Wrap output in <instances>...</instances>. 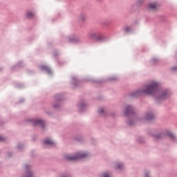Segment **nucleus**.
I'll return each mask as SVG.
<instances>
[{
	"label": "nucleus",
	"mask_w": 177,
	"mask_h": 177,
	"mask_svg": "<svg viewBox=\"0 0 177 177\" xmlns=\"http://www.w3.org/2000/svg\"><path fill=\"white\" fill-rule=\"evenodd\" d=\"M171 90L165 89L160 91V83L153 82L150 84L145 86V89H138L136 91L131 93L129 96L130 97H139V96H143V95H158L156 100L157 103H160L161 100H165L171 96Z\"/></svg>",
	"instance_id": "nucleus-1"
},
{
	"label": "nucleus",
	"mask_w": 177,
	"mask_h": 177,
	"mask_svg": "<svg viewBox=\"0 0 177 177\" xmlns=\"http://www.w3.org/2000/svg\"><path fill=\"white\" fill-rule=\"evenodd\" d=\"M88 37L90 39H93V41H97L98 42H104L106 38H104V36L100 35L99 32L93 31L90 32L88 34Z\"/></svg>",
	"instance_id": "nucleus-2"
},
{
	"label": "nucleus",
	"mask_w": 177,
	"mask_h": 177,
	"mask_svg": "<svg viewBox=\"0 0 177 177\" xmlns=\"http://www.w3.org/2000/svg\"><path fill=\"white\" fill-rule=\"evenodd\" d=\"M88 157V153L86 152H79L76 153L74 156H65V160L68 161H78V160H81V158H85Z\"/></svg>",
	"instance_id": "nucleus-3"
},
{
	"label": "nucleus",
	"mask_w": 177,
	"mask_h": 177,
	"mask_svg": "<svg viewBox=\"0 0 177 177\" xmlns=\"http://www.w3.org/2000/svg\"><path fill=\"white\" fill-rule=\"evenodd\" d=\"M154 139L158 140V139H161V138H165V136H169V138H171V139L173 141H175L176 139V136L175 135H174V133L167 131V132H164V133H158V134H153V135Z\"/></svg>",
	"instance_id": "nucleus-4"
},
{
	"label": "nucleus",
	"mask_w": 177,
	"mask_h": 177,
	"mask_svg": "<svg viewBox=\"0 0 177 177\" xmlns=\"http://www.w3.org/2000/svg\"><path fill=\"white\" fill-rule=\"evenodd\" d=\"M123 114L126 117H135V108L131 105H127Z\"/></svg>",
	"instance_id": "nucleus-5"
},
{
	"label": "nucleus",
	"mask_w": 177,
	"mask_h": 177,
	"mask_svg": "<svg viewBox=\"0 0 177 177\" xmlns=\"http://www.w3.org/2000/svg\"><path fill=\"white\" fill-rule=\"evenodd\" d=\"M29 121L30 122H32L33 127H37V125H39L41 128H45V122L41 119H32Z\"/></svg>",
	"instance_id": "nucleus-6"
},
{
	"label": "nucleus",
	"mask_w": 177,
	"mask_h": 177,
	"mask_svg": "<svg viewBox=\"0 0 177 177\" xmlns=\"http://www.w3.org/2000/svg\"><path fill=\"white\" fill-rule=\"evenodd\" d=\"M154 118H156V116H154L153 112H148L145 115V121H153Z\"/></svg>",
	"instance_id": "nucleus-7"
},
{
	"label": "nucleus",
	"mask_w": 177,
	"mask_h": 177,
	"mask_svg": "<svg viewBox=\"0 0 177 177\" xmlns=\"http://www.w3.org/2000/svg\"><path fill=\"white\" fill-rule=\"evenodd\" d=\"M43 143L45 146H49L50 147H54V146H56V142L49 140L48 138L43 141Z\"/></svg>",
	"instance_id": "nucleus-8"
},
{
	"label": "nucleus",
	"mask_w": 177,
	"mask_h": 177,
	"mask_svg": "<svg viewBox=\"0 0 177 177\" xmlns=\"http://www.w3.org/2000/svg\"><path fill=\"white\" fill-rule=\"evenodd\" d=\"M30 168H31V166H30V165H25V169L26 171L24 177H32V172L30 171Z\"/></svg>",
	"instance_id": "nucleus-9"
},
{
	"label": "nucleus",
	"mask_w": 177,
	"mask_h": 177,
	"mask_svg": "<svg viewBox=\"0 0 177 177\" xmlns=\"http://www.w3.org/2000/svg\"><path fill=\"white\" fill-rule=\"evenodd\" d=\"M40 70H42L43 71H45V73H47V74H51L52 71L50 70V68L48 67L45 65H41L39 66Z\"/></svg>",
	"instance_id": "nucleus-10"
},
{
	"label": "nucleus",
	"mask_w": 177,
	"mask_h": 177,
	"mask_svg": "<svg viewBox=\"0 0 177 177\" xmlns=\"http://www.w3.org/2000/svg\"><path fill=\"white\" fill-rule=\"evenodd\" d=\"M86 108V103H85V101H82L79 102L78 109L80 111H84Z\"/></svg>",
	"instance_id": "nucleus-11"
},
{
	"label": "nucleus",
	"mask_w": 177,
	"mask_h": 177,
	"mask_svg": "<svg viewBox=\"0 0 177 177\" xmlns=\"http://www.w3.org/2000/svg\"><path fill=\"white\" fill-rule=\"evenodd\" d=\"M71 84H72L73 88H77V86L78 85V84H80V81L78 80H77V77H73Z\"/></svg>",
	"instance_id": "nucleus-12"
},
{
	"label": "nucleus",
	"mask_w": 177,
	"mask_h": 177,
	"mask_svg": "<svg viewBox=\"0 0 177 177\" xmlns=\"http://www.w3.org/2000/svg\"><path fill=\"white\" fill-rule=\"evenodd\" d=\"M68 41L72 44H78L80 42V39L75 37L69 38Z\"/></svg>",
	"instance_id": "nucleus-13"
},
{
	"label": "nucleus",
	"mask_w": 177,
	"mask_h": 177,
	"mask_svg": "<svg viewBox=\"0 0 177 177\" xmlns=\"http://www.w3.org/2000/svg\"><path fill=\"white\" fill-rule=\"evenodd\" d=\"M55 102H60L63 100V97H62V95L57 94L54 96Z\"/></svg>",
	"instance_id": "nucleus-14"
},
{
	"label": "nucleus",
	"mask_w": 177,
	"mask_h": 177,
	"mask_svg": "<svg viewBox=\"0 0 177 177\" xmlns=\"http://www.w3.org/2000/svg\"><path fill=\"white\" fill-rule=\"evenodd\" d=\"M35 13H34V12H28L26 13V17H27L28 19H33V17H35Z\"/></svg>",
	"instance_id": "nucleus-15"
},
{
	"label": "nucleus",
	"mask_w": 177,
	"mask_h": 177,
	"mask_svg": "<svg viewBox=\"0 0 177 177\" xmlns=\"http://www.w3.org/2000/svg\"><path fill=\"white\" fill-rule=\"evenodd\" d=\"M124 168V163H118L115 165L116 169H122Z\"/></svg>",
	"instance_id": "nucleus-16"
},
{
	"label": "nucleus",
	"mask_w": 177,
	"mask_h": 177,
	"mask_svg": "<svg viewBox=\"0 0 177 177\" xmlns=\"http://www.w3.org/2000/svg\"><path fill=\"white\" fill-rule=\"evenodd\" d=\"M148 8L149 9H156L157 5H156V3H150L148 5Z\"/></svg>",
	"instance_id": "nucleus-17"
},
{
	"label": "nucleus",
	"mask_w": 177,
	"mask_h": 177,
	"mask_svg": "<svg viewBox=\"0 0 177 177\" xmlns=\"http://www.w3.org/2000/svg\"><path fill=\"white\" fill-rule=\"evenodd\" d=\"M118 80V77L117 76H112L108 78V81H117Z\"/></svg>",
	"instance_id": "nucleus-18"
},
{
	"label": "nucleus",
	"mask_w": 177,
	"mask_h": 177,
	"mask_svg": "<svg viewBox=\"0 0 177 177\" xmlns=\"http://www.w3.org/2000/svg\"><path fill=\"white\" fill-rule=\"evenodd\" d=\"M138 143H143L145 142V138L142 137H138L137 139Z\"/></svg>",
	"instance_id": "nucleus-19"
},
{
	"label": "nucleus",
	"mask_w": 177,
	"mask_h": 177,
	"mask_svg": "<svg viewBox=\"0 0 177 177\" xmlns=\"http://www.w3.org/2000/svg\"><path fill=\"white\" fill-rule=\"evenodd\" d=\"M158 62V59L157 58H153V59H151V63H152L153 64H157Z\"/></svg>",
	"instance_id": "nucleus-20"
},
{
	"label": "nucleus",
	"mask_w": 177,
	"mask_h": 177,
	"mask_svg": "<svg viewBox=\"0 0 177 177\" xmlns=\"http://www.w3.org/2000/svg\"><path fill=\"white\" fill-rule=\"evenodd\" d=\"M125 32H131V28L127 26L124 28Z\"/></svg>",
	"instance_id": "nucleus-21"
},
{
	"label": "nucleus",
	"mask_w": 177,
	"mask_h": 177,
	"mask_svg": "<svg viewBox=\"0 0 177 177\" xmlns=\"http://www.w3.org/2000/svg\"><path fill=\"white\" fill-rule=\"evenodd\" d=\"M17 148L18 149V150H19V151H21V149H23V145H22V144H21V143H19V144L18 145V146L17 147Z\"/></svg>",
	"instance_id": "nucleus-22"
},
{
	"label": "nucleus",
	"mask_w": 177,
	"mask_h": 177,
	"mask_svg": "<svg viewBox=\"0 0 177 177\" xmlns=\"http://www.w3.org/2000/svg\"><path fill=\"white\" fill-rule=\"evenodd\" d=\"M80 20H81L82 21H84V20H85V15H82L80 17Z\"/></svg>",
	"instance_id": "nucleus-23"
},
{
	"label": "nucleus",
	"mask_w": 177,
	"mask_h": 177,
	"mask_svg": "<svg viewBox=\"0 0 177 177\" xmlns=\"http://www.w3.org/2000/svg\"><path fill=\"white\" fill-rule=\"evenodd\" d=\"M101 177H110V176L107 173H104L101 174Z\"/></svg>",
	"instance_id": "nucleus-24"
},
{
	"label": "nucleus",
	"mask_w": 177,
	"mask_h": 177,
	"mask_svg": "<svg viewBox=\"0 0 177 177\" xmlns=\"http://www.w3.org/2000/svg\"><path fill=\"white\" fill-rule=\"evenodd\" d=\"M53 107L54 109H59V107H60V104H54L53 105Z\"/></svg>",
	"instance_id": "nucleus-25"
},
{
	"label": "nucleus",
	"mask_w": 177,
	"mask_h": 177,
	"mask_svg": "<svg viewBox=\"0 0 177 177\" xmlns=\"http://www.w3.org/2000/svg\"><path fill=\"white\" fill-rule=\"evenodd\" d=\"M127 124L129 125V127H132V125H133V121L130 120V121L127 122Z\"/></svg>",
	"instance_id": "nucleus-26"
},
{
	"label": "nucleus",
	"mask_w": 177,
	"mask_h": 177,
	"mask_svg": "<svg viewBox=\"0 0 177 177\" xmlns=\"http://www.w3.org/2000/svg\"><path fill=\"white\" fill-rule=\"evenodd\" d=\"M98 113H100V114H103L104 113V109H101L98 111Z\"/></svg>",
	"instance_id": "nucleus-27"
},
{
	"label": "nucleus",
	"mask_w": 177,
	"mask_h": 177,
	"mask_svg": "<svg viewBox=\"0 0 177 177\" xmlns=\"http://www.w3.org/2000/svg\"><path fill=\"white\" fill-rule=\"evenodd\" d=\"M176 70H177V66H174V67L171 68V71H176Z\"/></svg>",
	"instance_id": "nucleus-28"
},
{
	"label": "nucleus",
	"mask_w": 177,
	"mask_h": 177,
	"mask_svg": "<svg viewBox=\"0 0 177 177\" xmlns=\"http://www.w3.org/2000/svg\"><path fill=\"white\" fill-rule=\"evenodd\" d=\"M0 142H5V138L0 136Z\"/></svg>",
	"instance_id": "nucleus-29"
},
{
	"label": "nucleus",
	"mask_w": 177,
	"mask_h": 177,
	"mask_svg": "<svg viewBox=\"0 0 177 177\" xmlns=\"http://www.w3.org/2000/svg\"><path fill=\"white\" fill-rule=\"evenodd\" d=\"M149 175V171H146L145 174V177H150Z\"/></svg>",
	"instance_id": "nucleus-30"
},
{
	"label": "nucleus",
	"mask_w": 177,
	"mask_h": 177,
	"mask_svg": "<svg viewBox=\"0 0 177 177\" xmlns=\"http://www.w3.org/2000/svg\"><path fill=\"white\" fill-rule=\"evenodd\" d=\"M86 81H90L91 82H95V81L92 79L86 80Z\"/></svg>",
	"instance_id": "nucleus-31"
},
{
	"label": "nucleus",
	"mask_w": 177,
	"mask_h": 177,
	"mask_svg": "<svg viewBox=\"0 0 177 177\" xmlns=\"http://www.w3.org/2000/svg\"><path fill=\"white\" fill-rule=\"evenodd\" d=\"M8 157H12V153L8 152Z\"/></svg>",
	"instance_id": "nucleus-32"
},
{
	"label": "nucleus",
	"mask_w": 177,
	"mask_h": 177,
	"mask_svg": "<svg viewBox=\"0 0 177 177\" xmlns=\"http://www.w3.org/2000/svg\"><path fill=\"white\" fill-rule=\"evenodd\" d=\"M23 102H24V99H21L19 102V103H23Z\"/></svg>",
	"instance_id": "nucleus-33"
},
{
	"label": "nucleus",
	"mask_w": 177,
	"mask_h": 177,
	"mask_svg": "<svg viewBox=\"0 0 177 177\" xmlns=\"http://www.w3.org/2000/svg\"><path fill=\"white\" fill-rule=\"evenodd\" d=\"M61 177H69V176H67V175H63V176H62Z\"/></svg>",
	"instance_id": "nucleus-34"
},
{
	"label": "nucleus",
	"mask_w": 177,
	"mask_h": 177,
	"mask_svg": "<svg viewBox=\"0 0 177 177\" xmlns=\"http://www.w3.org/2000/svg\"><path fill=\"white\" fill-rule=\"evenodd\" d=\"M18 88H20V86H17Z\"/></svg>",
	"instance_id": "nucleus-35"
}]
</instances>
